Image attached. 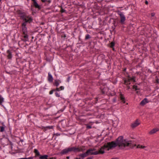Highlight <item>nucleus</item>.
<instances>
[{
	"instance_id": "40",
	"label": "nucleus",
	"mask_w": 159,
	"mask_h": 159,
	"mask_svg": "<svg viewBox=\"0 0 159 159\" xmlns=\"http://www.w3.org/2000/svg\"><path fill=\"white\" fill-rule=\"evenodd\" d=\"M148 1H146L145 2V4H148Z\"/></svg>"
},
{
	"instance_id": "24",
	"label": "nucleus",
	"mask_w": 159,
	"mask_h": 159,
	"mask_svg": "<svg viewBox=\"0 0 159 159\" xmlns=\"http://www.w3.org/2000/svg\"><path fill=\"white\" fill-rule=\"evenodd\" d=\"M133 89H135V90H137L139 89H138L137 88V86L134 85L133 86Z\"/></svg>"
},
{
	"instance_id": "34",
	"label": "nucleus",
	"mask_w": 159,
	"mask_h": 159,
	"mask_svg": "<svg viewBox=\"0 0 159 159\" xmlns=\"http://www.w3.org/2000/svg\"><path fill=\"white\" fill-rule=\"evenodd\" d=\"M33 157H30L28 158H25V159H33Z\"/></svg>"
},
{
	"instance_id": "31",
	"label": "nucleus",
	"mask_w": 159,
	"mask_h": 159,
	"mask_svg": "<svg viewBox=\"0 0 159 159\" xmlns=\"http://www.w3.org/2000/svg\"><path fill=\"white\" fill-rule=\"evenodd\" d=\"M65 10L64 9L62 8H61V13H63V12H65Z\"/></svg>"
},
{
	"instance_id": "13",
	"label": "nucleus",
	"mask_w": 159,
	"mask_h": 159,
	"mask_svg": "<svg viewBox=\"0 0 159 159\" xmlns=\"http://www.w3.org/2000/svg\"><path fill=\"white\" fill-rule=\"evenodd\" d=\"M61 83V81L59 80H55L53 83L54 85L57 87L59 86L60 83Z\"/></svg>"
},
{
	"instance_id": "9",
	"label": "nucleus",
	"mask_w": 159,
	"mask_h": 159,
	"mask_svg": "<svg viewBox=\"0 0 159 159\" xmlns=\"http://www.w3.org/2000/svg\"><path fill=\"white\" fill-rule=\"evenodd\" d=\"M149 101L147 98H144L140 103V105L142 106H144L146 103H148Z\"/></svg>"
},
{
	"instance_id": "17",
	"label": "nucleus",
	"mask_w": 159,
	"mask_h": 159,
	"mask_svg": "<svg viewBox=\"0 0 159 159\" xmlns=\"http://www.w3.org/2000/svg\"><path fill=\"white\" fill-rule=\"evenodd\" d=\"M7 52L8 53L7 55V57L8 59H11L12 58V55L11 52L9 50H8L7 51Z\"/></svg>"
},
{
	"instance_id": "8",
	"label": "nucleus",
	"mask_w": 159,
	"mask_h": 159,
	"mask_svg": "<svg viewBox=\"0 0 159 159\" xmlns=\"http://www.w3.org/2000/svg\"><path fill=\"white\" fill-rule=\"evenodd\" d=\"M130 77L129 76H128V78L125 79L124 80V84L126 85L130 84Z\"/></svg>"
},
{
	"instance_id": "32",
	"label": "nucleus",
	"mask_w": 159,
	"mask_h": 159,
	"mask_svg": "<svg viewBox=\"0 0 159 159\" xmlns=\"http://www.w3.org/2000/svg\"><path fill=\"white\" fill-rule=\"evenodd\" d=\"M50 72L48 73V80L49 81H50Z\"/></svg>"
},
{
	"instance_id": "11",
	"label": "nucleus",
	"mask_w": 159,
	"mask_h": 159,
	"mask_svg": "<svg viewBox=\"0 0 159 159\" xmlns=\"http://www.w3.org/2000/svg\"><path fill=\"white\" fill-rule=\"evenodd\" d=\"M120 98L122 102L123 103H125V98L123 94L121 93H120Z\"/></svg>"
},
{
	"instance_id": "38",
	"label": "nucleus",
	"mask_w": 159,
	"mask_h": 159,
	"mask_svg": "<svg viewBox=\"0 0 159 159\" xmlns=\"http://www.w3.org/2000/svg\"><path fill=\"white\" fill-rule=\"evenodd\" d=\"M127 88L128 89H130V86H127Z\"/></svg>"
},
{
	"instance_id": "36",
	"label": "nucleus",
	"mask_w": 159,
	"mask_h": 159,
	"mask_svg": "<svg viewBox=\"0 0 159 159\" xmlns=\"http://www.w3.org/2000/svg\"><path fill=\"white\" fill-rule=\"evenodd\" d=\"M46 1H47V0H41V1L43 2H45Z\"/></svg>"
},
{
	"instance_id": "7",
	"label": "nucleus",
	"mask_w": 159,
	"mask_h": 159,
	"mask_svg": "<svg viewBox=\"0 0 159 159\" xmlns=\"http://www.w3.org/2000/svg\"><path fill=\"white\" fill-rule=\"evenodd\" d=\"M24 20L25 21V22H26V24L27 22L30 23L32 21L33 19L31 16H28L26 17L24 19Z\"/></svg>"
},
{
	"instance_id": "44",
	"label": "nucleus",
	"mask_w": 159,
	"mask_h": 159,
	"mask_svg": "<svg viewBox=\"0 0 159 159\" xmlns=\"http://www.w3.org/2000/svg\"><path fill=\"white\" fill-rule=\"evenodd\" d=\"M75 159H81L80 158H76Z\"/></svg>"
},
{
	"instance_id": "37",
	"label": "nucleus",
	"mask_w": 159,
	"mask_h": 159,
	"mask_svg": "<svg viewBox=\"0 0 159 159\" xmlns=\"http://www.w3.org/2000/svg\"><path fill=\"white\" fill-rule=\"evenodd\" d=\"M50 159H56L55 157H50Z\"/></svg>"
},
{
	"instance_id": "21",
	"label": "nucleus",
	"mask_w": 159,
	"mask_h": 159,
	"mask_svg": "<svg viewBox=\"0 0 159 159\" xmlns=\"http://www.w3.org/2000/svg\"><path fill=\"white\" fill-rule=\"evenodd\" d=\"M4 100V98L0 95V104H2Z\"/></svg>"
},
{
	"instance_id": "20",
	"label": "nucleus",
	"mask_w": 159,
	"mask_h": 159,
	"mask_svg": "<svg viewBox=\"0 0 159 159\" xmlns=\"http://www.w3.org/2000/svg\"><path fill=\"white\" fill-rule=\"evenodd\" d=\"M115 43L114 42H111L110 43V48H112L113 50H114V48H113V47L115 45Z\"/></svg>"
},
{
	"instance_id": "30",
	"label": "nucleus",
	"mask_w": 159,
	"mask_h": 159,
	"mask_svg": "<svg viewBox=\"0 0 159 159\" xmlns=\"http://www.w3.org/2000/svg\"><path fill=\"white\" fill-rule=\"evenodd\" d=\"M54 92H55V90L54 89L50 91V94H52Z\"/></svg>"
},
{
	"instance_id": "15",
	"label": "nucleus",
	"mask_w": 159,
	"mask_h": 159,
	"mask_svg": "<svg viewBox=\"0 0 159 159\" xmlns=\"http://www.w3.org/2000/svg\"><path fill=\"white\" fill-rule=\"evenodd\" d=\"M158 130L159 129L158 128L153 129L149 132V134H153L158 131Z\"/></svg>"
},
{
	"instance_id": "28",
	"label": "nucleus",
	"mask_w": 159,
	"mask_h": 159,
	"mask_svg": "<svg viewBox=\"0 0 159 159\" xmlns=\"http://www.w3.org/2000/svg\"><path fill=\"white\" fill-rule=\"evenodd\" d=\"M54 89L55 90V91H61L60 89L59 88H57L56 89Z\"/></svg>"
},
{
	"instance_id": "42",
	"label": "nucleus",
	"mask_w": 159,
	"mask_h": 159,
	"mask_svg": "<svg viewBox=\"0 0 159 159\" xmlns=\"http://www.w3.org/2000/svg\"><path fill=\"white\" fill-rule=\"evenodd\" d=\"M66 158H67V159H69V157H68V156L67 157H66Z\"/></svg>"
},
{
	"instance_id": "25",
	"label": "nucleus",
	"mask_w": 159,
	"mask_h": 159,
	"mask_svg": "<svg viewBox=\"0 0 159 159\" xmlns=\"http://www.w3.org/2000/svg\"><path fill=\"white\" fill-rule=\"evenodd\" d=\"M90 38V35H89V34H88L86 35L85 39H87Z\"/></svg>"
},
{
	"instance_id": "26",
	"label": "nucleus",
	"mask_w": 159,
	"mask_h": 159,
	"mask_svg": "<svg viewBox=\"0 0 159 159\" xmlns=\"http://www.w3.org/2000/svg\"><path fill=\"white\" fill-rule=\"evenodd\" d=\"M87 128L88 129H91L92 128V126L91 125H87L86 126Z\"/></svg>"
},
{
	"instance_id": "3",
	"label": "nucleus",
	"mask_w": 159,
	"mask_h": 159,
	"mask_svg": "<svg viewBox=\"0 0 159 159\" xmlns=\"http://www.w3.org/2000/svg\"><path fill=\"white\" fill-rule=\"evenodd\" d=\"M26 22H24L22 25V30L23 34L25 35L24 37L25 39H28V36L27 35V30L26 27Z\"/></svg>"
},
{
	"instance_id": "47",
	"label": "nucleus",
	"mask_w": 159,
	"mask_h": 159,
	"mask_svg": "<svg viewBox=\"0 0 159 159\" xmlns=\"http://www.w3.org/2000/svg\"><path fill=\"white\" fill-rule=\"evenodd\" d=\"M64 37H66V36L65 35H64Z\"/></svg>"
},
{
	"instance_id": "23",
	"label": "nucleus",
	"mask_w": 159,
	"mask_h": 159,
	"mask_svg": "<svg viewBox=\"0 0 159 159\" xmlns=\"http://www.w3.org/2000/svg\"><path fill=\"white\" fill-rule=\"evenodd\" d=\"M135 78V77L134 76H133L132 77H130V79L131 80L133 81L134 82H136Z\"/></svg>"
},
{
	"instance_id": "46",
	"label": "nucleus",
	"mask_w": 159,
	"mask_h": 159,
	"mask_svg": "<svg viewBox=\"0 0 159 159\" xmlns=\"http://www.w3.org/2000/svg\"><path fill=\"white\" fill-rule=\"evenodd\" d=\"M136 93H138V91H137Z\"/></svg>"
},
{
	"instance_id": "43",
	"label": "nucleus",
	"mask_w": 159,
	"mask_h": 159,
	"mask_svg": "<svg viewBox=\"0 0 159 159\" xmlns=\"http://www.w3.org/2000/svg\"><path fill=\"white\" fill-rule=\"evenodd\" d=\"M50 129L52 128V126H50Z\"/></svg>"
},
{
	"instance_id": "16",
	"label": "nucleus",
	"mask_w": 159,
	"mask_h": 159,
	"mask_svg": "<svg viewBox=\"0 0 159 159\" xmlns=\"http://www.w3.org/2000/svg\"><path fill=\"white\" fill-rule=\"evenodd\" d=\"M95 149H92L90 148L89 150H87V151H89L88 153V155H89V154L90 155H94V154H92V153L93 152H93L94 151H95Z\"/></svg>"
},
{
	"instance_id": "39",
	"label": "nucleus",
	"mask_w": 159,
	"mask_h": 159,
	"mask_svg": "<svg viewBox=\"0 0 159 159\" xmlns=\"http://www.w3.org/2000/svg\"><path fill=\"white\" fill-rule=\"evenodd\" d=\"M111 159H118V158L117 157L113 158H111Z\"/></svg>"
},
{
	"instance_id": "5",
	"label": "nucleus",
	"mask_w": 159,
	"mask_h": 159,
	"mask_svg": "<svg viewBox=\"0 0 159 159\" xmlns=\"http://www.w3.org/2000/svg\"><path fill=\"white\" fill-rule=\"evenodd\" d=\"M104 150H107V148L105 146V144L103 146H102L100 149L98 151H95L93 153H92V154H94V155H97L99 154H103L104 153Z\"/></svg>"
},
{
	"instance_id": "29",
	"label": "nucleus",
	"mask_w": 159,
	"mask_h": 159,
	"mask_svg": "<svg viewBox=\"0 0 159 159\" xmlns=\"http://www.w3.org/2000/svg\"><path fill=\"white\" fill-rule=\"evenodd\" d=\"M60 90H62L64 89V87L63 86H61L60 88Z\"/></svg>"
},
{
	"instance_id": "22",
	"label": "nucleus",
	"mask_w": 159,
	"mask_h": 159,
	"mask_svg": "<svg viewBox=\"0 0 159 159\" xmlns=\"http://www.w3.org/2000/svg\"><path fill=\"white\" fill-rule=\"evenodd\" d=\"M146 147L145 146H143L139 144L137 146V148H143Z\"/></svg>"
},
{
	"instance_id": "41",
	"label": "nucleus",
	"mask_w": 159,
	"mask_h": 159,
	"mask_svg": "<svg viewBox=\"0 0 159 159\" xmlns=\"http://www.w3.org/2000/svg\"><path fill=\"white\" fill-rule=\"evenodd\" d=\"M32 1L33 2V3H34V2H36V0H32Z\"/></svg>"
},
{
	"instance_id": "1",
	"label": "nucleus",
	"mask_w": 159,
	"mask_h": 159,
	"mask_svg": "<svg viewBox=\"0 0 159 159\" xmlns=\"http://www.w3.org/2000/svg\"><path fill=\"white\" fill-rule=\"evenodd\" d=\"M118 146L120 149H124L126 147H133V146L131 141H128L124 139L122 136L119 137L116 139L115 141L108 142L105 144V146L107 148V150L112 149Z\"/></svg>"
},
{
	"instance_id": "2",
	"label": "nucleus",
	"mask_w": 159,
	"mask_h": 159,
	"mask_svg": "<svg viewBox=\"0 0 159 159\" xmlns=\"http://www.w3.org/2000/svg\"><path fill=\"white\" fill-rule=\"evenodd\" d=\"M85 147L84 146H78L77 147H68L62 150L60 152V154L61 155H65L71 152H84L85 150Z\"/></svg>"
},
{
	"instance_id": "18",
	"label": "nucleus",
	"mask_w": 159,
	"mask_h": 159,
	"mask_svg": "<svg viewBox=\"0 0 159 159\" xmlns=\"http://www.w3.org/2000/svg\"><path fill=\"white\" fill-rule=\"evenodd\" d=\"M48 156L47 155H45L43 156H40L39 157L40 159H48Z\"/></svg>"
},
{
	"instance_id": "19",
	"label": "nucleus",
	"mask_w": 159,
	"mask_h": 159,
	"mask_svg": "<svg viewBox=\"0 0 159 159\" xmlns=\"http://www.w3.org/2000/svg\"><path fill=\"white\" fill-rule=\"evenodd\" d=\"M34 152L35 153L36 155L37 156L40 155L39 152L36 149H34Z\"/></svg>"
},
{
	"instance_id": "14",
	"label": "nucleus",
	"mask_w": 159,
	"mask_h": 159,
	"mask_svg": "<svg viewBox=\"0 0 159 159\" xmlns=\"http://www.w3.org/2000/svg\"><path fill=\"white\" fill-rule=\"evenodd\" d=\"M33 5L36 8L40 9L41 8V6L39 5L36 2H34V3H33Z\"/></svg>"
},
{
	"instance_id": "4",
	"label": "nucleus",
	"mask_w": 159,
	"mask_h": 159,
	"mask_svg": "<svg viewBox=\"0 0 159 159\" xmlns=\"http://www.w3.org/2000/svg\"><path fill=\"white\" fill-rule=\"evenodd\" d=\"M118 14L119 15L120 19V23L121 25L124 24L126 20V18L124 13L120 11H119L118 12Z\"/></svg>"
},
{
	"instance_id": "10",
	"label": "nucleus",
	"mask_w": 159,
	"mask_h": 159,
	"mask_svg": "<svg viewBox=\"0 0 159 159\" xmlns=\"http://www.w3.org/2000/svg\"><path fill=\"white\" fill-rule=\"evenodd\" d=\"M2 125L0 126V131L1 132H3L5 131V129L6 128V126L3 123H2Z\"/></svg>"
},
{
	"instance_id": "6",
	"label": "nucleus",
	"mask_w": 159,
	"mask_h": 159,
	"mask_svg": "<svg viewBox=\"0 0 159 159\" xmlns=\"http://www.w3.org/2000/svg\"><path fill=\"white\" fill-rule=\"evenodd\" d=\"M140 124V122L139 121L138 119H137L135 121L131 124V127L133 128H134L139 125Z\"/></svg>"
},
{
	"instance_id": "35",
	"label": "nucleus",
	"mask_w": 159,
	"mask_h": 159,
	"mask_svg": "<svg viewBox=\"0 0 159 159\" xmlns=\"http://www.w3.org/2000/svg\"><path fill=\"white\" fill-rule=\"evenodd\" d=\"M155 15V13H152L151 14V16L152 17L154 16Z\"/></svg>"
},
{
	"instance_id": "33",
	"label": "nucleus",
	"mask_w": 159,
	"mask_h": 159,
	"mask_svg": "<svg viewBox=\"0 0 159 159\" xmlns=\"http://www.w3.org/2000/svg\"><path fill=\"white\" fill-rule=\"evenodd\" d=\"M53 80V78L52 76L50 75V82L52 81Z\"/></svg>"
},
{
	"instance_id": "12",
	"label": "nucleus",
	"mask_w": 159,
	"mask_h": 159,
	"mask_svg": "<svg viewBox=\"0 0 159 159\" xmlns=\"http://www.w3.org/2000/svg\"><path fill=\"white\" fill-rule=\"evenodd\" d=\"M88 152L89 151H86V152H85L84 153L80 154L79 156L81 157L82 158V159H83L84 158L88 156Z\"/></svg>"
},
{
	"instance_id": "45",
	"label": "nucleus",
	"mask_w": 159,
	"mask_h": 159,
	"mask_svg": "<svg viewBox=\"0 0 159 159\" xmlns=\"http://www.w3.org/2000/svg\"><path fill=\"white\" fill-rule=\"evenodd\" d=\"M126 70V69H125L124 70V71H125Z\"/></svg>"
},
{
	"instance_id": "27",
	"label": "nucleus",
	"mask_w": 159,
	"mask_h": 159,
	"mask_svg": "<svg viewBox=\"0 0 159 159\" xmlns=\"http://www.w3.org/2000/svg\"><path fill=\"white\" fill-rule=\"evenodd\" d=\"M55 95L57 97H59L60 96V94L57 92H56L55 93Z\"/></svg>"
}]
</instances>
